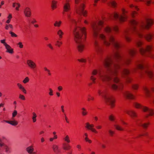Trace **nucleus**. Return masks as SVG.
I'll return each instance as SVG.
<instances>
[{
    "label": "nucleus",
    "mask_w": 154,
    "mask_h": 154,
    "mask_svg": "<svg viewBox=\"0 0 154 154\" xmlns=\"http://www.w3.org/2000/svg\"><path fill=\"white\" fill-rule=\"evenodd\" d=\"M84 1V0H78V4L79 3V9H78V15L82 14L85 16H86L87 13L86 11L84 10L85 5L83 3Z\"/></svg>",
    "instance_id": "nucleus-10"
},
{
    "label": "nucleus",
    "mask_w": 154,
    "mask_h": 154,
    "mask_svg": "<svg viewBox=\"0 0 154 154\" xmlns=\"http://www.w3.org/2000/svg\"><path fill=\"white\" fill-rule=\"evenodd\" d=\"M44 70L47 71L49 75H51V73L50 72V71L47 68L45 67L44 68Z\"/></svg>",
    "instance_id": "nucleus-54"
},
{
    "label": "nucleus",
    "mask_w": 154,
    "mask_h": 154,
    "mask_svg": "<svg viewBox=\"0 0 154 154\" xmlns=\"http://www.w3.org/2000/svg\"><path fill=\"white\" fill-rule=\"evenodd\" d=\"M98 44V42L95 40L94 42V45L96 51L97 53L99 54L102 51V49L101 47L99 46Z\"/></svg>",
    "instance_id": "nucleus-16"
},
{
    "label": "nucleus",
    "mask_w": 154,
    "mask_h": 154,
    "mask_svg": "<svg viewBox=\"0 0 154 154\" xmlns=\"http://www.w3.org/2000/svg\"><path fill=\"white\" fill-rule=\"evenodd\" d=\"M5 137H0V146H3V145L4 144L2 142L3 140L5 139Z\"/></svg>",
    "instance_id": "nucleus-42"
},
{
    "label": "nucleus",
    "mask_w": 154,
    "mask_h": 154,
    "mask_svg": "<svg viewBox=\"0 0 154 154\" xmlns=\"http://www.w3.org/2000/svg\"><path fill=\"white\" fill-rule=\"evenodd\" d=\"M135 106L137 108H140L142 109L143 110L147 113L146 117H147L149 116H152L154 114L153 110L146 107L142 106L140 104L137 103L134 104Z\"/></svg>",
    "instance_id": "nucleus-9"
},
{
    "label": "nucleus",
    "mask_w": 154,
    "mask_h": 154,
    "mask_svg": "<svg viewBox=\"0 0 154 154\" xmlns=\"http://www.w3.org/2000/svg\"><path fill=\"white\" fill-rule=\"evenodd\" d=\"M70 0H65L63 6V11L65 12L69 11L71 9L70 3Z\"/></svg>",
    "instance_id": "nucleus-11"
},
{
    "label": "nucleus",
    "mask_w": 154,
    "mask_h": 154,
    "mask_svg": "<svg viewBox=\"0 0 154 154\" xmlns=\"http://www.w3.org/2000/svg\"><path fill=\"white\" fill-rule=\"evenodd\" d=\"M34 148L32 146H30L28 147L26 149V151L29 154H33Z\"/></svg>",
    "instance_id": "nucleus-25"
},
{
    "label": "nucleus",
    "mask_w": 154,
    "mask_h": 154,
    "mask_svg": "<svg viewBox=\"0 0 154 154\" xmlns=\"http://www.w3.org/2000/svg\"><path fill=\"white\" fill-rule=\"evenodd\" d=\"M90 79L93 81L94 83H95V80L96 79V78L94 77L93 76H92L91 77Z\"/></svg>",
    "instance_id": "nucleus-56"
},
{
    "label": "nucleus",
    "mask_w": 154,
    "mask_h": 154,
    "mask_svg": "<svg viewBox=\"0 0 154 154\" xmlns=\"http://www.w3.org/2000/svg\"><path fill=\"white\" fill-rule=\"evenodd\" d=\"M143 90L146 95L148 97L149 96L150 91L148 89V88L146 87H144L143 88Z\"/></svg>",
    "instance_id": "nucleus-30"
},
{
    "label": "nucleus",
    "mask_w": 154,
    "mask_h": 154,
    "mask_svg": "<svg viewBox=\"0 0 154 154\" xmlns=\"http://www.w3.org/2000/svg\"><path fill=\"white\" fill-rule=\"evenodd\" d=\"M132 87L134 90H136L137 89L138 87L137 85L134 84L132 85Z\"/></svg>",
    "instance_id": "nucleus-57"
},
{
    "label": "nucleus",
    "mask_w": 154,
    "mask_h": 154,
    "mask_svg": "<svg viewBox=\"0 0 154 154\" xmlns=\"http://www.w3.org/2000/svg\"><path fill=\"white\" fill-rule=\"evenodd\" d=\"M57 89L59 91H60L63 90V88L62 86H59L57 87Z\"/></svg>",
    "instance_id": "nucleus-60"
},
{
    "label": "nucleus",
    "mask_w": 154,
    "mask_h": 154,
    "mask_svg": "<svg viewBox=\"0 0 154 154\" xmlns=\"http://www.w3.org/2000/svg\"><path fill=\"white\" fill-rule=\"evenodd\" d=\"M12 17V14L10 13L8 15L7 17L8 19L11 20Z\"/></svg>",
    "instance_id": "nucleus-58"
},
{
    "label": "nucleus",
    "mask_w": 154,
    "mask_h": 154,
    "mask_svg": "<svg viewBox=\"0 0 154 154\" xmlns=\"http://www.w3.org/2000/svg\"><path fill=\"white\" fill-rule=\"evenodd\" d=\"M110 5L113 7L115 8L116 6V3L114 1H112L110 3Z\"/></svg>",
    "instance_id": "nucleus-48"
},
{
    "label": "nucleus",
    "mask_w": 154,
    "mask_h": 154,
    "mask_svg": "<svg viewBox=\"0 0 154 154\" xmlns=\"http://www.w3.org/2000/svg\"><path fill=\"white\" fill-rule=\"evenodd\" d=\"M124 96L128 99H132L134 98L133 95L129 91H126L123 93Z\"/></svg>",
    "instance_id": "nucleus-15"
},
{
    "label": "nucleus",
    "mask_w": 154,
    "mask_h": 154,
    "mask_svg": "<svg viewBox=\"0 0 154 154\" xmlns=\"http://www.w3.org/2000/svg\"><path fill=\"white\" fill-rule=\"evenodd\" d=\"M61 111L62 112L64 113V112H65V110L64 109V106L63 105H62L61 106Z\"/></svg>",
    "instance_id": "nucleus-63"
},
{
    "label": "nucleus",
    "mask_w": 154,
    "mask_h": 154,
    "mask_svg": "<svg viewBox=\"0 0 154 154\" xmlns=\"http://www.w3.org/2000/svg\"><path fill=\"white\" fill-rule=\"evenodd\" d=\"M130 7L131 8H133V9H135L137 11L138 10V8L136 6L133 5L132 4L130 5Z\"/></svg>",
    "instance_id": "nucleus-49"
},
{
    "label": "nucleus",
    "mask_w": 154,
    "mask_h": 154,
    "mask_svg": "<svg viewBox=\"0 0 154 154\" xmlns=\"http://www.w3.org/2000/svg\"><path fill=\"white\" fill-rule=\"evenodd\" d=\"M94 98L93 97L91 96L90 95H88V100L90 101V100H93Z\"/></svg>",
    "instance_id": "nucleus-51"
},
{
    "label": "nucleus",
    "mask_w": 154,
    "mask_h": 154,
    "mask_svg": "<svg viewBox=\"0 0 154 154\" xmlns=\"http://www.w3.org/2000/svg\"><path fill=\"white\" fill-rule=\"evenodd\" d=\"M52 148L53 151L55 153H57L59 152V148L58 146L56 144H53L52 145Z\"/></svg>",
    "instance_id": "nucleus-26"
},
{
    "label": "nucleus",
    "mask_w": 154,
    "mask_h": 154,
    "mask_svg": "<svg viewBox=\"0 0 154 154\" xmlns=\"http://www.w3.org/2000/svg\"><path fill=\"white\" fill-rule=\"evenodd\" d=\"M86 127L88 128V129L91 130L92 132L95 133H97V131L94 128H93L94 125L93 124H90L89 123H87L86 124Z\"/></svg>",
    "instance_id": "nucleus-19"
},
{
    "label": "nucleus",
    "mask_w": 154,
    "mask_h": 154,
    "mask_svg": "<svg viewBox=\"0 0 154 154\" xmlns=\"http://www.w3.org/2000/svg\"><path fill=\"white\" fill-rule=\"evenodd\" d=\"M9 33L10 34L11 37H17L18 36L17 34L12 31H10Z\"/></svg>",
    "instance_id": "nucleus-40"
},
{
    "label": "nucleus",
    "mask_w": 154,
    "mask_h": 154,
    "mask_svg": "<svg viewBox=\"0 0 154 154\" xmlns=\"http://www.w3.org/2000/svg\"><path fill=\"white\" fill-rule=\"evenodd\" d=\"M29 80V79L28 77H26L23 81V82L24 84L28 83Z\"/></svg>",
    "instance_id": "nucleus-41"
},
{
    "label": "nucleus",
    "mask_w": 154,
    "mask_h": 154,
    "mask_svg": "<svg viewBox=\"0 0 154 154\" xmlns=\"http://www.w3.org/2000/svg\"><path fill=\"white\" fill-rule=\"evenodd\" d=\"M56 44L55 45L58 47H60L63 44V43L61 42L58 40L56 41Z\"/></svg>",
    "instance_id": "nucleus-44"
},
{
    "label": "nucleus",
    "mask_w": 154,
    "mask_h": 154,
    "mask_svg": "<svg viewBox=\"0 0 154 154\" xmlns=\"http://www.w3.org/2000/svg\"><path fill=\"white\" fill-rule=\"evenodd\" d=\"M26 63L28 66L31 69L34 70L37 67L35 63L31 60H27Z\"/></svg>",
    "instance_id": "nucleus-12"
},
{
    "label": "nucleus",
    "mask_w": 154,
    "mask_h": 154,
    "mask_svg": "<svg viewBox=\"0 0 154 154\" xmlns=\"http://www.w3.org/2000/svg\"><path fill=\"white\" fill-rule=\"evenodd\" d=\"M20 4L18 3H13L12 4V6L14 8H15V9L17 11H18L19 8L20 7Z\"/></svg>",
    "instance_id": "nucleus-31"
},
{
    "label": "nucleus",
    "mask_w": 154,
    "mask_h": 154,
    "mask_svg": "<svg viewBox=\"0 0 154 154\" xmlns=\"http://www.w3.org/2000/svg\"><path fill=\"white\" fill-rule=\"evenodd\" d=\"M109 119L111 121H114L115 120V117L112 115H111L109 116Z\"/></svg>",
    "instance_id": "nucleus-52"
},
{
    "label": "nucleus",
    "mask_w": 154,
    "mask_h": 154,
    "mask_svg": "<svg viewBox=\"0 0 154 154\" xmlns=\"http://www.w3.org/2000/svg\"><path fill=\"white\" fill-rule=\"evenodd\" d=\"M154 36L153 33H149L145 35L144 36L145 38L148 41H149Z\"/></svg>",
    "instance_id": "nucleus-24"
},
{
    "label": "nucleus",
    "mask_w": 154,
    "mask_h": 154,
    "mask_svg": "<svg viewBox=\"0 0 154 154\" xmlns=\"http://www.w3.org/2000/svg\"><path fill=\"white\" fill-rule=\"evenodd\" d=\"M5 122L12 126H15L17 125L18 124V122L14 118H11V120H5Z\"/></svg>",
    "instance_id": "nucleus-14"
},
{
    "label": "nucleus",
    "mask_w": 154,
    "mask_h": 154,
    "mask_svg": "<svg viewBox=\"0 0 154 154\" xmlns=\"http://www.w3.org/2000/svg\"><path fill=\"white\" fill-rule=\"evenodd\" d=\"M122 14H119L117 13H114L112 15L113 17L116 20L121 22H123L125 21L126 18L127 16L125 14L126 12L125 9H122Z\"/></svg>",
    "instance_id": "nucleus-8"
},
{
    "label": "nucleus",
    "mask_w": 154,
    "mask_h": 154,
    "mask_svg": "<svg viewBox=\"0 0 154 154\" xmlns=\"http://www.w3.org/2000/svg\"><path fill=\"white\" fill-rule=\"evenodd\" d=\"M49 94L50 96H52L53 95V91L51 88L49 89Z\"/></svg>",
    "instance_id": "nucleus-47"
},
{
    "label": "nucleus",
    "mask_w": 154,
    "mask_h": 154,
    "mask_svg": "<svg viewBox=\"0 0 154 154\" xmlns=\"http://www.w3.org/2000/svg\"><path fill=\"white\" fill-rule=\"evenodd\" d=\"M125 112L132 118L137 117L136 113L134 111L131 110H126Z\"/></svg>",
    "instance_id": "nucleus-18"
},
{
    "label": "nucleus",
    "mask_w": 154,
    "mask_h": 154,
    "mask_svg": "<svg viewBox=\"0 0 154 154\" xmlns=\"http://www.w3.org/2000/svg\"><path fill=\"white\" fill-rule=\"evenodd\" d=\"M81 112L82 115L83 116L87 115L88 113V112L84 108H82Z\"/></svg>",
    "instance_id": "nucleus-36"
},
{
    "label": "nucleus",
    "mask_w": 154,
    "mask_h": 154,
    "mask_svg": "<svg viewBox=\"0 0 154 154\" xmlns=\"http://www.w3.org/2000/svg\"><path fill=\"white\" fill-rule=\"evenodd\" d=\"M85 135L86 136V137L85 138V140L87 141L89 143H91V141L87 137V136H88L87 134V133H85Z\"/></svg>",
    "instance_id": "nucleus-50"
},
{
    "label": "nucleus",
    "mask_w": 154,
    "mask_h": 154,
    "mask_svg": "<svg viewBox=\"0 0 154 154\" xmlns=\"http://www.w3.org/2000/svg\"><path fill=\"white\" fill-rule=\"evenodd\" d=\"M126 80L127 82L128 83L130 82L131 80V78L129 77H127L126 79Z\"/></svg>",
    "instance_id": "nucleus-62"
},
{
    "label": "nucleus",
    "mask_w": 154,
    "mask_h": 154,
    "mask_svg": "<svg viewBox=\"0 0 154 154\" xmlns=\"http://www.w3.org/2000/svg\"><path fill=\"white\" fill-rule=\"evenodd\" d=\"M136 44L137 46L139 48V51L142 55H147L151 54L152 47L150 45L147 46L145 49L141 47L142 43L139 40L136 41Z\"/></svg>",
    "instance_id": "nucleus-7"
},
{
    "label": "nucleus",
    "mask_w": 154,
    "mask_h": 154,
    "mask_svg": "<svg viewBox=\"0 0 154 154\" xmlns=\"http://www.w3.org/2000/svg\"><path fill=\"white\" fill-rule=\"evenodd\" d=\"M57 2L53 0L52 1L51 7L53 9H54L57 8Z\"/></svg>",
    "instance_id": "nucleus-32"
},
{
    "label": "nucleus",
    "mask_w": 154,
    "mask_h": 154,
    "mask_svg": "<svg viewBox=\"0 0 154 154\" xmlns=\"http://www.w3.org/2000/svg\"><path fill=\"white\" fill-rule=\"evenodd\" d=\"M23 13L25 16L27 17H29L31 15V11L30 8L27 7L24 9Z\"/></svg>",
    "instance_id": "nucleus-13"
},
{
    "label": "nucleus",
    "mask_w": 154,
    "mask_h": 154,
    "mask_svg": "<svg viewBox=\"0 0 154 154\" xmlns=\"http://www.w3.org/2000/svg\"><path fill=\"white\" fill-rule=\"evenodd\" d=\"M56 34L59 37L60 39L62 38L64 33L62 30L60 29H58L56 31Z\"/></svg>",
    "instance_id": "nucleus-20"
},
{
    "label": "nucleus",
    "mask_w": 154,
    "mask_h": 154,
    "mask_svg": "<svg viewBox=\"0 0 154 154\" xmlns=\"http://www.w3.org/2000/svg\"><path fill=\"white\" fill-rule=\"evenodd\" d=\"M3 146V149L5 152L8 153H9L11 152V148L9 146L5 144H4Z\"/></svg>",
    "instance_id": "nucleus-23"
},
{
    "label": "nucleus",
    "mask_w": 154,
    "mask_h": 154,
    "mask_svg": "<svg viewBox=\"0 0 154 154\" xmlns=\"http://www.w3.org/2000/svg\"><path fill=\"white\" fill-rule=\"evenodd\" d=\"M47 46L51 50L54 49V48L51 43H48L47 44Z\"/></svg>",
    "instance_id": "nucleus-53"
},
{
    "label": "nucleus",
    "mask_w": 154,
    "mask_h": 154,
    "mask_svg": "<svg viewBox=\"0 0 154 154\" xmlns=\"http://www.w3.org/2000/svg\"><path fill=\"white\" fill-rule=\"evenodd\" d=\"M19 99L22 100H25V96L21 94H19Z\"/></svg>",
    "instance_id": "nucleus-46"
},
{
    "label": "nucleus",
    "mask_w": 154,
    "mask_h": 154,
    "mask_svg": "<svg viewBox=\"0 0 154 154\" xmlns=\"http://www.w3.org/2000/svg\"><path fill=\"white\" fill-rule=\"evenodd\" d=\"M103 24V22L101 20H99L92 24L94 37L95 38L99 37L103 41L106 46L109 45L111 43L115 49L118 50L121 46L118 42L115 41L112 34V29L107 26L103 30H100V28L102 27Z\"/></svg>",
    "instance_id": "nucleus-2"
},
{
    "label": "nucleus",
    "mask_w": 154,
    "mask_h": 154,
    "mask_svg": "<svg viewBox=\"0 0 154 154\" xmlns=\"http://www.w3.org/2000/svg\"><path fill=\"white\" fill-rule=\"evenodd\" d=\"M138 69L141 70V72H140V74L141 76L144 75H146L151 79H153L154 78L153 74L151 70L144 66L142 62L140 61L136 63L135 67L133 69V71H135Z\"/></svg>",
    "instance_id": "nucleus-4"
},
{
    "label": "nucleus",
    "mask_w": 154,
    "mask_h": 154,
    "mask_svg": "<svg viewBox=\"0 0 154 154\" xmlns=\"http://www.w3.org/2000/svg\"><path fill=\"white\" fill-rule=\"evenodd\" d=\"M130 73L129 71L127 69L124 68L122 71V73L123 75H127Z\"/></svg>",
    "instance_id": "nucleus-27"
},
{
    "label": "nucleus",
    "mask_w": 154,
    "mask_h": 154,
    "mask_svg": "<svg viewBox=\"0 0 154 154\" xmlns=\"http://www.w3.org/2000/svg\"><path fill=\"white\" fill-rule=\"evenodd\" d=\"M6 39H3L1 40H0V42L1 43L3 44V45L5 47L6 46H7L8 44L6 42Z\"/></svg>",
    "instance_id": "nucleus-45"
},
{
    "label": "nucleus",
    "mask_w": 154,
    "mask_h": 154,
    "mask_svg": "<svg viewBox=\"0 0 154 154\" xmlns=\"http://www.w3.org/2000/svg\"><path fill=\"white\" fill-rule=\"evenodd\" d=\"M114 126L116 128L117 130L119 131H123V129L119 125H115Z\"/></svg>",
    "instance_id": "nucleus-39"
},
{
    "label": "nucleus",
    "mask_w": 154,
    "mask_h": 154,
    "mask_svg": "<svg viewBox=\"0 0 154 154\" xmlns=\"http://www.w3.org/2000/svg\"><path fill=\"white\" fill-rule=\"evenodd\" d=\"M136 122L138 126H142L144 128H147L148 125L149 124V123L143 124L142 123V121L141 120H137L136 121Z\"/></svg>",
    "instance_id": "nucleus-22"
},
{
    "label": "nucleus",
    "mask_w": 154,
    "mask_h": 154,
    "mask_svg": "<svg viewBox=\"0 0 154 154\" xmlns=\"http://www.w3.org/2000/svg\"><path fill=\"white\" fill-rule=\"evenodd\" d=\"M5 47L6 49V52L11 54H12L14 53V49L10 45L8 44Z\"/></svg>",
    "instance_id": "nucleus-21"
},
{
    "label": "nucleus",
    "mask_w": 154,
    "mask_h": 154,
    "mask_svg": "<svg viewBox=\"0 0 154 154\" xmlns=\"http://www.w3.org/2000/svg\"><path fill=\"white\" fill-rule=\"evenodd\" d=\"M17 114V110H14L12 113V116L11 118H14Z\"/></svg>",
    "instance_id": "nucleus-43"
},
{
    "label": "nucleus",
    "mask_w": 154,
    "mask_h": 154,
    "mask_svg": "<svg viewBox=\"0 0 154 154\" xmlns=\"http://www.w3.org/2000/svg\"><path fill=\"white\" fill-rule=\"evenodd\" d=\"M63 140L67 143H69L70 142L69 137L68 135H65L63 138Z\"/></svg>",
    "instance_id": "nucleus-35"
},
{
    "label": "nucleus",
    "mask_w": 154,
    "mask_h": 154,
    "mask_svg": "<svg viewBox=\"0 0 154 154\" xmlns=\"http://www.w3.org/2000/svg\"><path fill=\"white\" fill-rule=\"evenodd\" d=\"M137 13L135 11H134L132 12L131 13V15L132 17H134L135 16V15H136Z\"/></svg>",
    "instance_id": "nucleus-61"
},
{
    "label": "nucleus",
    "mask_w": 154,
    "mask_h": 154,
    "mask_svg": "<svg viewBox=\"0 0 154 154\" xmlns=\"http://www.w3.org/2000/svg\"><path fill=\"white\" fill-rule=\"evenodd\" d=\"M97 92L100 96H101L105 100L106 103L109 105L111 107L114 106V100L112 97L107 92L106 89L98 90Z\"/></svg>",
    "instance_id": "nucleus-6"
},
{
    "label": "nucleus",
    "mask_w": 154,
    "mask_h": 154,
    "mask_svg": "<svg viewBox=\"0 0 154 154\" xmlns=\"http://www.w3.org/2000/svg\"><path fill=\"white\" fill-rule=\"evenodd\" d=\"M62 23L61 20L56 21L54 23V26L56 27H59L60 26Z\"/></svg>",
    "instance_id": "nucleus-28"
},
{
    "label": "nucleus",
    "mask_w": 154,
    "mask_h": 154,
    "mask_svg": "<svg viewBox=\"0 0 154 154\" xmlns=\"http://www.w3.org/2000/svg\"><path fill=\"white\" fill-rule=\"evenodd\" d=\"M131 26L130 29L125 30L123 34V36L127 41L129 42L131 39L129 35L132 32H136L140 37L143 36V35L140 33L145 29H149L150 27L153 24V22L150 18H147L145 21L138 23L134 19L130 21Z\"/></svg>",
    "instance_id": "nucleus-3"
},
{
    "label": "nucleus",
    "mask_w": 154,
    "mask_h": 154,
    "mask_svg": "<svg viewBox=\"0 0 154 154\" xmlns=\"http://www.w3.org/2000/svg\"><path fill=\"white\" fill-rule=\"evenodd\" d=\"M36 117H37V115H36V114L35 112H33L32 113V120L33 122H36Z\"/></svg>",
    "instance_id": "nucleus-37"
},
{
    "label": "nucleus",
    "mask_w": 154,
    "mask_h": 154,
    "mask_svg": "<svg viewBox=\"0 0 154 154\" xmlns=\"http://www.w3.org/2000/svg\"><path fill=\"white\" fill-rule=\"evenodd\" d=\"M135 52L134 50L129 49L128 55L123 57L118 51H115L112 57H107L103 60L106 71L94 70L92 74L95 75L98 74L100 79L109 85L113 89L122 90L123 85L119 82L116 76L117 70L121 68L124 64L128 65L130 62V57L133 56Z\"/></svg>",
    "instance_id": "nucleus-1"
},
{
    "label": "nucleus",
    "mask_w": 154,
    "mask_h": 154,
    "mask_svg": "<svg viewBox=\"0 0 154 154\" xmlns=\"http://www.w3.org/2000/svg\"><path fill=\"white\" fill-rule=\"evenodd\" d=\"M113 29L116 32H117L118 30V27L116 26H114L113 27Z\"/></svg>",
    "instance_id": "nucleus-59"
},
{
    "label": "nucleus",
    "mask_w": 154,
    "mask_h": 154,
    "mask_svg": "<svg viewBox=\"0 0 154 154\" xmlns=\"http://www.w3.org/2000/svg\"><path fill=\"white\" fill-rule=\"evenodd\" d=\"M5 29L6 30H8L10 29H13V26L11 24H6L5 25Z\"/></svg>",
    "instance_id": "nucleus-34"
},
{
    "label": "nucleus",
    "mask_w": 154,
    "mask_h": 154,
    "mask_svg": "<svg viewBox=\"0 0 154 154\" xmlns=\"http://www.w3.org/2000/svg\"><path fill=\"white\" fill-rule=\"evenodd\" d=\"M63 148L64 150H68L70 148V146L67 143H64L63 144Z\"/></svg>",
    "instance_id": "nucleus-29"
},
{
    "label": "nucleus",
    "mask_w": 154,
    "mask_h": 154,
    "mask_svg": "<svg viewBox=\"0 0 154 154\" xmlns=\"http://www.w3.org/2000/svg\"><path fill=\"white\" fill-rule=\"evenodd\" d=\"M71 22L72 24H74V23H76V21L75 20L73 19H71Z\"/></svg>",
    "instance_id": "nucleus-64"
},
{
    "label": "nucleus",
    "mask_w": 154,
    "mask_h": 154,
    "mask_svg": "<svg viewBox=\"0 0 154 154\" xmlns=\"http://www.w3.org/2000/svg\"><path fill=\"white\" fill-rule=\"evenodd\" d=\"M17 45L19 46V47L20 48H22L23 47V45L22 42H20L18 43L17 44Z\"/></svg>",
    "instance_id": "nucleus-55"
},
{
    "label": "nucleus",
    "mask_w": 154,
    "mask_h": 154,
    "mask_svg": "<svg viewBox=\"0 0 154 154\" xmlns=\"http://www.w3.org/2000/svg\"><path fill=\"white\" fill-rule=\"evenodd\" d=\"M136 1H141L145 2L146 4L149 5L151 3V0H135Z\"/></svg>",
    "instance_id": "nucleus-38"
},
{
    "label": "nucleus",
    "mask_w": 154,
    "mask_h": 154,
    "mask_svg": "<svg viewBox=\"0 0 154 154\" xmlns=\"http://www.w3.org/2000/svg\"><path fill=\"white\" fill-rule=\"evenodd\" d=\"M77 28L75 27L73 29V35L74 37V39L75 42H76V38H77Z\"/></svg>",
    "instance_id": "nucleus-33"
},
{
    "label": "nucleus",
    "mask_w": 154,
    "mask_h": 154,
    "mask_svg": "<svg viewBox=\"0 0 154 154\" xmlns=\"http://www.w3.org/2000/svg\"><path fill=\"white\" fill-rule=\"evenodd\" d=\"M80 29V32L78 31V51L82 52L84 48V45L83 42L86 37V32L84 27H79L78 26V30Z\"/></svg>",
    "instance_id": "nucleus-5"
},
{
    "label": "nucleus",
    "mask_w": 154,
    "mask_h": 154,
    "mask_svg": "<svg viewBox=\"0 0 154 154\" xmlns=\"http://www.w3.org/2000/svg\"><path fill=\"white\" fill-rule=\"evenodd\" d=\"M17 85L18 89L21 91L24 94H26L27 93L26 90L24 87L20 83H17Z\"/></svg>",
    "instance_id": "nucleus-17"
}]
</instances>
